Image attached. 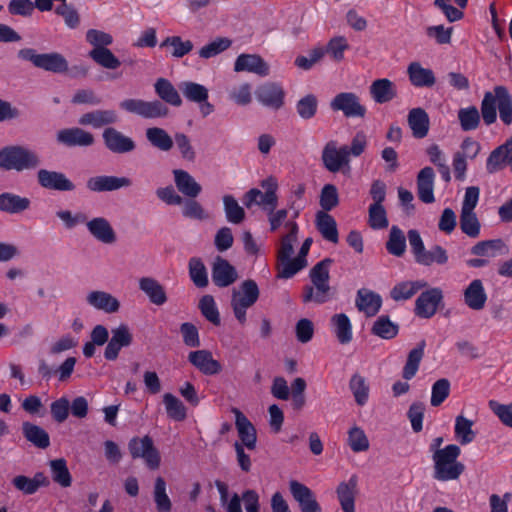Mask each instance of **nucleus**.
<instances>
[{"label": "nucleus", "instance_id": "f257e3e1", "mask_svg": "<svg viewBox=\"0 0 512 512\" xmlns=\"http://www.w3.org/2000/svg\"><path fill=\"white\" fill-rule=\"evenodd\" d=\"M497 110L500 120L505 125L512 123V96L505 86H495L493 91H486L481 101L482 119L486 126L497 120Z\"/></svg>", "mask_w": 512, "mask_h": 512}, {"label": "nucleus", "instance_id": "f03ea898", "mask_svg": "<svg viewBox=\"0 0 512 512\" xmlns=\"http://www.w3.org/2000/svg\"><path fill=\"white\" fill-rule=\"evenodd\" d=\"M40 154L25 145H7L0 149V169L5 171H31L41 165Z\"/></svg>", "mask_w": 512, "mask_h": 512}, {"label": "nucleus", "instance_id": "7ed1b4c3", "mask_svg": "<svg viewBox=\"0 0 512 512\" xmlns=\"http://www.w3.org/2000/svg\"><path fill=\"white\" fill-rule=\"evenodd\" d=\"M333 260L325 258L319 261L309 272L312 285L303 288L302 301L323 304L331 299V287L329 284V269Z\"/></svg>", "mask_w": 512, "mask_h": 512}, {"label": "nucleus", "instance_id": "20e7f679", "mask_svg": "<svg viewBox=\"0 0 512 512\" xmlns=\"http://www.w3.org/2000/svg\"><path fill=\"white\" fill-rule=\"evenodd\" d=\"M461 450L455 444H449L432 454L434 462L433 477L439 481L456 480L463 473L464 465L457 461L460 456Z\"/></svg>", "mask_w": 512, "mask_h": 512}, {"label": "nucleus", "instance_id": "39448f33", "mask_svg": "<svg viewBox=\"0 0 512 512\" xmlns=\"http://www.w3.org/2000/svg\"><path fill=\"white\" fill-rule=\"evenodd\" d=\"M259 294L257 283L251 279L243 281L238 290L232 291L231 307L241 325L246 324L247 310L257 302Z\"/></svg>", "mask_w": 512, "mask_h": 512}, {"label": "nucleus", "instance_id": "423d86ee", "mask_svg": "<svg viewBox=\"0 0 512 512\" xmlns=\"http://www.w3.org/2000/svg\"><path fill=\"white\" fill-rule=\"evenodd\" d=\"M260 186L264 191L258 188H251L243 196V204L250 209L253 206H259L264 212L269 208L278 205V182L276 178L270 176L260 182Z\"/></svg>", "mask_w": 512, "mask_h": 512}, {"label": "nucleus", "instance_id": "0eeeda50", "mask_svg": "<svg viewBox=\"0 0 512 512\" xmlns=\"http://www.w3.org/2000/svg\"><path fill=\"white\" fill-rule=\"evenodd\" d=\"M18 57L48 72L61 74L68 71V61L58 52L38 54L32 48H23L18 51Z\"/></svg>", "mask_w": 512, "mask_h": 512}, {"label": "nucleus", "instance_id": "6e6552de", "mask_svg": "<svg viewBox=\"0 0 512 512\" xmlns=\"http://www.w3.org/2000/svg\"><path fill=\"white\" fill-rule=\"evenodd\" d=\"M128 450L133 459H143L151 470L159 468L161 457L150 436L133 437L128 443Z\"/></svg>", "mask_w": 512, "mask_h": 512}, {"label": "nucleus", "instance_id": "1a4fd4ad", "mask_svg": "<svg viewBox=\"0 0 512 512\" xmlns=\"http://www.w3.org/2000/svg\"><path fill=\"white\" fill-rule=\"evenodd\" d=\"M119 106L122 110L145 119L164 118L169 113L168 107L160 100L145 101L131 98L121 101Z\"/></svg>", "mask_w": 512, "mask_h": 512}, {"label": "nucleus", "instance_id": "9d476101", "mask_svg": "<svg viewBox=\"0 0 512 512\" xmlns=\"http://www.w3.org/2000/svg\"><path fill=\"white\" fill-rule=\"evenodd\" d=\"M330 108L335 112H342L346 118H364L367 114V108L354 92L336 94L330 101Z\"/></svg>", "mask_w": 512, "mask_h": 512}, {"label": "nucleus", "instance_id": "9b49d317", "mask_svg": "<svg viewBox=\"0 0 512 512\" xmlns=\"http://www.w3.org/2000/svg\"><path fill=\"white\" fill-rule=\"evenodd\" d=\"M321 160L325 169L331 173H338L344 169L350 170V159L346 147H338L334 140L327 142L324 146Z\"/></svg>", "mask_w": 512, "mask_h": 512}, {"label": "nucleus", "instance_id": "f8f14e48", "mask_svg": "<svg viewBox=\"0 0 512 512\" xmlns=\"http://www.w3.org/2000/svg\"><path fill=\"white\" fill-rule=\"evenodd\" d=\"M179 89L186 100L198 104L202 117L205 118L214 112L215 107L208 101L209 91L204 85L184 81L179 84Z\"/></svg>", "mask_w": 512, "mask_h": 512}, {"label": "nucleus", "instance_id": "ddd939ff", "mask_svg": "<svg viewBox=\"0 0 512 512\" xmlns=\"http://www.w3.org/2000/svg\"><path fill=\"white\" fill-rule=\"evenodd\" d=\"M443 301V292L438 287L423 291L415 301V314L423 319L432 318Z\"/></svg>", "mask_w": 512, "mask_h": 512}, {"label": "nucleus", "instance_id": "4468645a", "mask_svg": "<svg viewBox=\"0 0 512 512\" xmlns=\"http://www.w3.org/2000/svg\"><path fill=\"white\" fill-rule=\"evenodd\" d=\"M102 139L107 150L114 154H128L136 149V142L133 138L114 127L105 128Z\"/></svg>", "mask_w": 512, "mask_h": 512}, {"label": "nucleus", "instance_id": "2eb2a0df", "mask_svg": "<svg viewBox=\"0 0 512 512\" xmlns=\"http://www.w3.org/2000/svg\"><path fill=\"white\" fill-rule=\"evenodd\" d=\"M133 342V335L129 327L121 324L111 330V338L104 351V358L108 361H114L118 358L122 348L129 347Z\"/></svg>", "mask_w": 512, "mask_h": 512}, {"label": "nucleus", "instance_id": "dca6fc26", "mask_svg": "<svg viewBox=\"0 0 512 512\" xmlns=\"http://www.w3.org/2000/svg\"><path fill=\"white\" fill-rule=\"evenodd\" d=\"M132 185L129 177H118L112 175H98L87 179L86 187L90 192L102 193L112 192Z\"/></svg>", "mask_w": 512, "mask_h": 512}, {"label": "nucleus", "instance_id": "f3484780", "mask_svg": "<svg viewBox=\"0 0 512 512\" xmlns=\"http://www.w3.org/2000/svg\"><path fill=\"white\" fill-rule=\"evenodd\" d=\"M36 177L38 184L47 190L68 192L75 189V184L63 172L39 169Z\"/></svg>", "mask_w": 512, "mask_h": 512}, {"label": "nucleus", "instance_id": "a211bd4d", "mask_svg": "<svg viewBox=\"0 0 512 512\" xmlns=\"http://www.w3.org/2000/svg\"><path fill=\"white\" fill-rule=\"evenodd\" d=\"M289 490L293 499L298 503L301 512H321L314 492L297 480H290Z\"/></svg>", "mask_w": 512, "mask_h": 512}, {"label": "nucleus", "instance_id": "6ab92c4d", "mask_svg": "<svg viewBox=\"0 0 512 512\" xmlns=\"http://www.w3.org/2000/svg\"><path fill=\"white\" fill-rule=\"evenodd\" d=\"M255 96L263 106L278 110L284 105L285 91L280 84L267 82L256 89Z\"/></svg>", "mask_w": 512, "mask_h": 512}, {"label": "nucleus", "instance_id": "aec40b11", "mask_svg": "<svg viewBox=\"0 0 512 512\" xmlns=\"http://www.w3.org/2000/svg\"><path fill=\"white\" fill-rule=\"evenodd\" d=\"M86 228L89 234L98 242L112 245L117 241V234L105 217H93L90 220H86Z\"/></svg>", "mask_w": 512, "mask_h": 512}, {"label": "nucleus", "instance_id": "412c9836", "mask_svg": "<svg viewBox=\"0 0 512 512\" xmlns=\"http://www.w3.org/2000/svg\"><path fill=\"white\" fill-rule=\"evenodd\" d=\"M56 139L58 143L67 147H89L95 141L92 133L78 127L59 130Z\"/></svg>", "mask_w": 512, "mask_h": 512}, {"label": "nucleus", "instance_id": "4be33fe9", "mask_svg": "<svg viewBox=\"0 0 512 512\" xmlns=\"http://www.w3.org/2000/svg\"><path fill=\"white\" fill-rule=\"evenodd\" d=\"M231 411L235 415V426L241 441L239 443L248 450H254L257 443V433L254 425L238 408H232Z\"/></svg>", "mask_w": 512, "mask_h": 512}, {"label": "nucleus", "instance_id": "5701e85b", "mask_svg": "<svg viewBox=\"0 0 512 512\" xmlns=\"http://www.w3.org/2000/svg\"><path fill=\"white\" fill-rule=\"evenodd\" d=\"M358 492V477L352 475L342 481L336 488L337 499L343 512H355V499Z\"/></svg>", "mask_w": 512, "mask_h": 512}, {"label": "nucleus", "instance_id": "b1692460", "mask_svg": "<svg viewBox=\"0 0 512 512\" xmlns=\"http://www.w3.org/2000/svg\"><path fill=\"white\" fill-rule=\"evenodd\" d=\"M238 278V274L234 266H232L226 259L218 256L216 257L212 266V281L221 288L228 287L233 284Z\"/></svg>", "mask_w": 512, "mask_h": 512}, {"label": "nucleus", "instance_id": "393cba45", "mask_svg": "<svg viewBox=\"0 0 512 512\" xmlns=\"http://www.w3.org/2000/svg\"><path fill=\"white\" fill-rule=\"evenodd\" d=\"M189 362L204 375H215L221 372V364L212 357L209 350L191 351L188 355Z\"/></svg>", "mask_w": 512, "mask_h": 512}, {"label": "nucleus", "instance_id": "a878e982", "mask_svg": "<svg viewBox=\"0 0 512 512\" xmlns=\"http://www.w3.org/2000/svg\"><path fill=\"white\" fill-rule=\"evenodd\" d=\"M234 71H245L259 76H267L269 74V66L259 55L243 53L236 58Z\"/></svg>", "mask_w": 512, "mask_h": 512}, {"label": "nucleus", "instance_id": "bb28decb", "mask_svg": "<svg viewBox=\"0 0 512 512\" xmlns=\"http://www.w3.org/2000/svg\"><path fill=\"white\" fill-rule=\"evenodd\" d=\"M118 122V115L112 109H97L81 115L78 123L83 126H91L95 129L110 126Z\"/></svg>", "mask_w": 512, "mask_h": 512}, {"label": "nucleus", "instance_id": "cd10ccee", "mask_svg": "<svg viewBox=\"0 0 512 512\" xmlns=\"http://www.w3.org/2000/svg\"><path fill=\"white\" fill-rule=\"evenodd\" d=\"M86 302L96 310L103 311L107 314L116 313L120 308L117 298L105 291H91L86 296Z\"/></svg>", "mask_w": 512, "mask_h": 512}, {"label": "nucleus", "instance_id": "c85d7f7f", "mask_svg": "<svg viewBox=\"0 0 512 512\" xmlns=\"http://www.w3.org/2000/svg\"><path fill=\"white\" fill-rule=\"evenodd\" d=\"M139 289L147 296L149 301L162 306L167 302V294L164 286L153 277H142L138 281Z\"/></svg>", "mask_w": 512, "mask_h": 512}, {"label": "nucleus", "instance_id": "c756f323", "mask_svg": "<svg viewBox=\"0 0 512 512\" xmlns=\"http://www.w3.org/2000/svg\"><path fill=\"white\" fill-rule=\"evenodd\" d=\"M369 93L375 103L384 104L392 101L397 96V89L391 80L380 78L371 83Z\"/></svg>", "mask_w": 512, "mask_h": 512}, {"label": "nucleus", "instance_id": "7c9ffc66", "mask_svg": "<svg viewBox=\"0 0 512 512\" xmlns=\"http://www.w3.org/2000/svg\"><path fill=\"white\" fill-rule=\"evenodd\" d=\"M355 305L357 309L363 312L367 317H372L379 312L382 306V298L379 294L371 290L359 289L357 291Z\"/></svg>", "mask_w": 512, "mask_h": 512}, {"label": "nucleus", "instance_id": "2f4dec72", "mask_svg": "<svg viewBox=\"0 0 512 512\" xmlns=\"http://www.w3.org/2000/svg\"><path fill=\"white\" fill-rule=\"evenodd\" d=\"M464 303L472 310L479 311L485 307L487 294L480 279H474L463 292Z\"/></svg>", "mask_w": 512, "mask_h": 512}, {"label": "nucleus", "instance_id": "473e14b6", "mask_svg": "<svg viewBox=\"0 0 512 512\" xmlns=\"http://www.w3.org/2000/svg\"><path fill=\"white\" fill-rule=\"evenodd\" d=\"M172 173L177 190L184 196L196 198L201 193V185L186 170L174 169Z\"/></svg>", "mask_w": 512, "mask_h": 512}, {"label": "nucleus", "instance_id": "72a5a7b5", "mask_svg": "<svg viewBox=\"0 0 512 512\" xmlns=\"http://www.w3.org/2000/svg\"><path fill=\"white\" fill-rule=\"evenodd\" d=\"M435 173L431 167H424L417 176V192L419 199L424 203H433L435 201L434 189Z\"/></svg>", "mask_w": 512, "mask_h": 512}, {"label": "nucleus", "instance_id": "f704fd0d", "mask_svg": "<svg viewBox=\"0 0 512 512\" xmlns=\"http://www.w3.org/2000/svg\"><path fill=\"white\" fill-rule=\"evenodd\" d=\"M330 327L340 344H348L352 341V323L345 313L334 314L330 318Z\"/></svg>", "mask_w": 512, "mask_h": 512}, {"label": "nucleus", "instance_id": "c9c22d12", "mask_svg": "<svg viewBox=\"0 0 512 512\" xmlns=\"http://www.w3.org/2000/svg\"><path fill=\"white\" fill-rule=\"evenodd\" d=\"M31 201L27 197L20 196L12 192H3L0 194V211L8 214H20L28 210Z\"/></svg>", "mask_w": 512, "mask_h": 512}, {"label": "nucleus", "instance_id": "e433bc0d", "mask_svg": "<svg viewBox=\"0 0 512 512\" xmlns=\"http://www.w3.org/2000/svg\"><path fill=\"white\" fill-rule=\"evenodd\" d=\"M21 430L24 438L36 448L46 449L50 446L49 434L42 427L25 421L22 423Z\"/></svg>", "mask_w": 512, "mask_h": 512}, {"label": "nucleus", "instance_id": "4c0bfd02", "mask_svg": "<svg viewBox=\"0 0 512 512\" xmlns=\"http://www.w3.org/2000/svg\"><path fill=\"white\" fill-rule=\"evenodd\" d=\"M407 73L411 84L415 87H432L436 78L434 72L429 68H424L418 62H412L407 68Z\"/></svg>", "mask_w": 512, "mask_h": 512}, {"label": "nucleus", "instance_id": "58836bf2", "mask_svg": "<svg viewBox=\"0 0 512 512\" xmlns=\"http://www.w3.org/2000/svg\"><path fill=\"white\" fill-rule=\"evenodd\" d=\"M145 137L152 147L162 152H169L174 146V137L160 127H149Z\"/></svg>", "mask_w": 512, "mask_h": 512}, {"label": "nucleus", "instance_id": "ea45409f", "mask_svg": "<svg viewBox=\"0 0 512 512\" xmlns=\"http://www.w3.org/2000/svg\"><path fill=\"white\" fill-rule=\"evenodd\" d=\"M316 228L321 236L331 243H338L339 234L335 219L327 212L319 211L316 214Z\"/></svg>", "mask_w": 512, "mask_h": 512}, {"label": "nucleus", "instance_id": "a19ab883", "mask_svg": "<svg viewBox=\"0 0 512 512\" xmlns=\"http://www.w3.org/2000/svg\"><path fill=\"white\" fill-rule=\"evenodd\" d=\"M408 124L416 138H424L429 131V116L422 108H413L408 113Z\"/></svg>", "mask_w": 512, "mask_h": 512}, {"label": "nucleus", "instance_id": "79ce46f5", "mask_svg": "<svg viewBox=\"0 0 512 512\" xmlns=\"http://www.w3.org/2000/svg\"><path fill=\"white\" fill-rule=\"evenodd\" d=\"M423 280L403 281L397 283L391 290L390 296L395 301H404L412 298L419 290L427 286Z\"/></svg>", "mask_w": 512, "mask_h": 512}, {"label": "nucleus", "instance_id": "37998d69", "mask_svg": "<svg viewBox=\"0 0 512 512\" xmlns=\"http://www.w3.org/2000/svg\"><path fill=\"white\" fill-rule=\"evenodd\" d=\"M349 389L358 406H364L367 404L369 400L370 386L364 376L359 373L353 374L349 380Z\"/></svg>", "mask_w": 512, "mask_h": 512}, {"label": "nucleus", "instance_id": "c03bdc74", "mask_svg": "<svg viewBox=\"0 0 512 512\" xmlns=\"http://www.w3.org/2000/svg\"><path fill=\"white\" fill-rule=\"evenodd\" d=\"M154 88L156 94L161 100L175 107L181 106L182 99L176 88L169 80L165 78L157 79L154 84Z\"/></svg>", "mask_w": 512, "mask_h": 512}, {"label": "nucleus", "instance_id": "a18cd8bd", "mask_svg": "<svg viewBox=\"0 0 512 512\" xmlns=\"http://www.w3.org/2000/svg\"><path fill=\"white\" fill-rule=\"evenodd\" d=\"M52 480L63 488L72 484V475L68 469L67 461L64 458L49 461Z\"/></svg>", "mask_w": 512, "mask_h": 512}, {"label": "nucleus", "instance_id": "49530a36", "mask_svg": "<svg viewBox=\"0 0 512 512\" xmlns=\"http://www.w3.org/2000/svg\"><path fill=\"white\" fill-rule=\"evenodd\" d=\"M460 127L463 131H474L476 130L482 119V113L479 112L476 106H468L460 108L457 113Z\"/></svg>", "mask_w": 512, "mask_h": 512}, {"label": "nucleus", "instance_id": "de8ad7c7", "mask_svg": "<svg viewBox=\"0 0 512 512\" xmlns=\"http://www.w3.org/2000/svg\"><path fill=\"white\" fill-rule=\"evenodd\" d=\"M425 341L422 340L417 347L412 349L407 357V361L402 371V377L405 380H411L419 369L420 362L424 356Z\"/></svg>", "mask_w": 512, "mask_h": 512}, {"label": "nucleus", "instance_id": "09e8293b", "mask_svg": "<svg viewBox=\"0 0 512 512\" xmlns=\"http://www.w3.org/2000/svg\"><path fill=\"white\" fill-rule=\"evenodd\" d=\"M166 482L162 477H157L154 482L153 500L157 512H171L172 501L167 494Z\"/></svg>", "mask_w": 512, "mask_h": 512}, {"label": "nucleus", "instance_id": "8fccbe9b", "mask_svg": "<svg viewBox=\"0 0 512 512\" xmlns=\"http://www.w3.org/2000/svg\"><path fill=\"white\" fill-rule=\"evenodd\" d=\"M506 249L502 239L480 241L471 248V253L480 257L493 258Z\"/></svg>", "mask_w": 512, "mask_h": 512}, {"label": "nucleus", "instance_id": "3c124183", "mask_svg": "<svg viewBox=\"0 0 512 512\" xmlns=\"http://www.w3.org/2000/svg\"><path fill=\"white\" fill-rule=\"evenodd\" d=\"M89 57L103 68L115 70L120 67V60L108 48H93Z\"/></svg>", "mask_w": 512, "mask_h": 512}, {"label": "nucleus", "instance_id": "603ef678", "mask_svg": "<svg viewBox=\"0 0 512 512\" xmlns=\"http://www.w3.org/2000/svg\"><path fill=\"white\" fill-rule=\"evenodd\" d=\"M399 327L393 323L388 316L381 315L374 322L371 332L382 339H393L397 336Z\"/></svg>", "mask_w": 512, "mask_h": 512}, {"label": "nucleus", "instance_id": "864d4df0", "mask_svg": "<svg viewBox=\"0 0 512 512\" xmlns=\"http://www.w3.org/2000/svg\"><path fill=\"white\" fill-rule=\"evenodd\" d=\"M387 251L396 257H401L406 250V238L403 231L393 225L390 229L389 238L386 242Z\"/></svg>", "mask_w": 512, "mask_h": 512}, {"label": "nucleus", "instance_id": "5fc2aeb1", "mask_svg": "<svg viewBox=\"0 0 512 512\" xmlns=\"http://www.w3.org/2000/svg\"><path fill=\"white\" fill-rule=\"evenodd\" d=\"M473 421L459 415L455 419V437L461 445H467L475 439V432L472 430Z\"/></svg>", "mask_w": 512, "mask_h": 512}, {"label": "nucleus", "instance_id": "6e6d98bb", "mask_svg": "<svg viewBox=\"0 0 512 512\" xmlns=\"http://www.w3.org/2000/svg\"><path fill=\"white\" fill-rule=\"evenodd\" d=\"M223 206L226 219L229 223L240 224L245 219L244 208L239 205L237 200L232 195H224Z\"/></svg>", "mask_w": 512, "mask_h": 512}, {"label": "nucleus", "instance_id": "4d7b16f0", "mask_svg": "<svg viewBox=\"0 0 512 512\" xmlns=\"http://www.w3.org/2000/svg\"><path fill=\"white\" fill-rule=\"evenodd\" d=\"M416 262L423 266H430L434 263L444 265L448 262L447 251L440 245L433 246L430 250H424L417 257Z\"/></svg>", "mask_w": 512, "mask_h": 512}, {"label": "nucleus", "instance_id": "13d9d810", "mask_svg": "<svg viewBox=\"0 0 512 512\" xmlns=\"http://www.w3.org/2000/svg\"><path fill=\"white\" fill-rule=\"evenodd\" d=\"M163 403L169 418L175 421H183L187 416L185 405L173 394L165 393Z\"/></svg>", "mask_w": 512, "mask_h": 512}, {"label": "nucleus", "instance_id": "bf43d9fd", "mask_svg": "<svg viewBox=\"0 0 512 512\" xmlns=\"http://www.w3.org/2000/svg\"><path fill=\"white\" fill-rule=\"evenodd\" d=\"M171 47V55L174 58H182L193 49L190 40H183L180 36H169L160 43V48Z\"/></svg>", "mask_w": 512, "mask_h": 512}, {"label": "nucleus", "instance_id": "052dcab7", "mask_svg": "<svg viewBox=\"0 0 512 512\" xmlns=\"http://www.w3.org/2000/svg\"><path fill=\"white\" fill-rule=\"evenodd\" d=\"M189 276L194 285L204 288L208 285L207 269L200 258L193 257L189 260Z\"/></svg>", "mask_w": 512, "mask_h": 512}, {"label": "nucleus", "instance_id": "680f3d73", "mask_svg": "<svg viewBox=\"0 0 512 512\" xmlns=\"http://www.w3.org/2000/svg\"><path fill=\"white\" fill-rule=\"evenodd\" d=\"M318 99L314 94H307L296 103V112L303 120H310L317 114Z\"/></svg>", "mask_w": 512, "mask_h": 512}, {"label": "nucleus", "instance_id": "e2e57ef3", "mask_svg": "<svg viewBox=\"0 0 512 512\" xmlns=\"http://www.w3.org/2000/svg\"><path fill=\"white\" fill-rule=\"evenodd\" d=\"M307 265V260H302L298 257L287 260L278 261L277 264V277L282 279L292 278L295 274H297L300 270L305 268Z\"/></svg>", "mask_w": 512, "mask_h": 512}, {"label": "nucleus", "instance_id": "0e129e2a", "mask_svg": "<svg viewBox=\"0 0 512 512\" xmlns=\"http://www.w3.org/2000/svg\"><path fill=\"white\" fill-rule=\"evenodd\" d=\"M508 164V150L507 145H500L494 149L486 162V170L488 173L493 174Z\"/></svg>", "mask_w": 512, "mask_h": 512}, {"label": "nucleus", "instance_id": "69168bd1", "mask_svg": "<svg viewBox=\"0 0 512 512\" xmlns=\"http://www.w3.org/2000/svg\"><path fill=\"white\" fill-rule=\"evenodd\" d=\"M480 222L474 211H461L460 229L471 238H477L480 235Z\"/></svg>", "mask_w": 512, "mask_h": 512}, {"label": "nucleus", "instance_id": "338daca9", "mask_svg": "<svg viewBox=\"0 0 512 512\" xmlns=\"http://www.w3.org/2000/svg\"><path fill=\"white\" fill-rule=\"evenodd\" d=\"M199 309L209 322L216 326L220 325V313L213 296L204 295L199 301Z\"/></svg>", "mask_w": 512, "mask_h": 512}, {"label": "nucleus", "instance_id": "774afa93", "mask_svg": "<svg viewBox=\"0 0 512 512\" xmlns=\"http://www.w3.org/2000/svg\"><path fill=\"white\" fill-rule=\"evenodd\" d=\"M174 143L181 158L188 162H194L196 159V151L191 143L190 138L183 132L174 134Z\"/></svg>", "mask_w": 512, "mask_h": 512}]
</instances>
